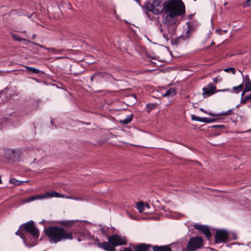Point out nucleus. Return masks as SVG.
<instances>
[{
    "instance_id": "obj_42",
    "label": "nucleus",
    "mask_w": 251,
    "mask_h": 251,
    "mask_svg": "<svg viewBox=\"0 0 251 251\" xmlns=\"http://www.w3.org/2000/svg\"><path fill=\"white\" fill-rule=\"evenodd\" d=\"M7 120V118H2V119H0V124H1L3 123V122L4 121H6Z\"/></svg>"
},
{
    "instance_id": "obj_40",
    "label": "nucleus",
    "mask_w": 251,
    "mask_h": 251,
    "mask_svg": "<svg viewBox=\"0 0 251 251\" xmlns=\"http://www.w3.org/2000/svg\"><path fill=\"white\" fill-rule=\"evenodd\" d=\"M122 251H133L130 248H125Z\"/></svg>"
},
{
    "instance_id": "obj_43",
    "label": "nucleus",
    "mask_w": 251,
    "mask_h": 251,
    "mask_svg": "<svg viewBox=\"0 0 251 251\" xmlns=\"http://www.w3.org/2000/svg\"><path fill=\"white\" fill-rule=\"evenodd\" d=\"M36 37V35L35 34H33L31 37V39H32V40L34 39Z\"/></svg>"
},
{
    "instance_id": "obj_36",
    "label": "nucleus",
    "mask_w": 251,
    "mask_h": 251,
    "mask_svg": "<svg viewBox=\"0 0 251 251\" xmlns=\"http://www.w3.org/2000/svg\"><path fill=\"white\" fill-rule=\"evenodd\" d=\"M100 231L103 234H106L107 229L104 226H101L100 228Z\"/></svg>"
},
{
    "instance_id": "obj_34",
    "label": "nucleus",
    "mask_w": 251,
    "mask_h": 251,
    "mask_svg": "<svg viewBox=\"0 0 251 251\" xmlns=\"http://www.w3.org/2000/svg\"><path fill=\"white\" fill-rule=\"evenodd\" d=\"M216 32L218 33L219 34H220V35H223L225 33H226L227 32V30H223L221 28H219V29H217L216 30Z\"/></svg>"
},
{
    "instance_id": "obj_14",
    "label": "nucleus",
    "mask_w": 251,
    "mask_h": 251,
    "mask_svg": "<svg viewBox=\"0 0 251 251\" xmlns=\"http://www.w3.org/2000/svg\"><path fill=\"white\" fill-rule=\"evenodd\" d=\"M98 246L106 251H115V246L111 244L109 242H104L97 244Z\"/></svg>"
},
{
    "instance_id": "obj_32",
    "label": "nucleus",
    "mask_w": 251,
    "mask_h": 251,
    "mask_svg": "<svg viewBox=\"0 0 251 251\" xmlns=\"http://www.w3.org/2000/svg\"><path fill=\"white\" fill-rule=\"evenodd\" d=\"M185 39V37L184 36H179L178 38H176L174 42L176 44H178L180 41L184 40Z\"/></svg>"
},
{
    "instance_id": "obj_10",
    "label": "nucleus",
    "mask_w": 251,
    "mask_h": 251,
    "mask_svg": "<svg viewBox=\"0 0 251 251\" xmlns=\"http://www.w3.org/2000/svg\"><path fill=\"white\" fill-rule=\"evenodd\" d=\"M214 237L216 243H225L228 239V233L226 230H219L216 232Z\"/></svg>"
},
{
    "instance_id": "obj_13",
    "label": "nucleus",
    "mask_w": 251,
    "mask_h": 251,
    "mask_svg": "<svg viewBox=\"0 0 251 251\" xmlns=\"http://www.w3.org/2000/svg\"><path fill=\"white\" fill-rule=\"evenodd\" d=\"M21 228V230H20L19 229L16 232H15V234L16 235H18L19 236L21 239H23L24 242L25 243V244L28 247H31L32 246H34V241H33L31 243H29L28 241V238H26V237L23 234V228Z\"/></svg>"
},
{
    "instance_id": "obj_26",
    "label": "nucleus",
    "mask_w": 251,
    "mask_h": 251,
    "mask_svg": "<svg viewBox=\"0 0 251 251\" xmlns=\"http://www.w3.org/2000/svg\"><path fill=\"white\" fill-rule=\"evenodd\" d=\"M157 106L156 103H150L146 106V111L147 113H150L151 111L154 109Z\"/></svg>"
},
{
    "instance_id": "obj_24",
    "label": "nucleus",
    "mask_w": 251,
    "mask_h": 251,
    "mask_svg": "<svg viewBox=\"0 0 251 251\" xmlns=\"http://www.w3.org/2000/svg\"><path fill=\"white\" fill-rule=\"evenodd\" d=\"M95 75H97L101 78L106 77L109 79L113 77V76L111 74L106 72H98L96 73Z\"/></svg>"
},
{
    "instance_id": "obj_21",
    "label": "nucleus",
    "mask_w": 251,
    "mask_h": 251,
    "mask_svg": "<svg viewBox=\"0 0 251 251\" xmlns=\"http://www.w3.org/2000/svg\"><path fill=\"white\" fill-rule=\"evenodd\" d=\"M11 36L14 41H24L25 42L30 43V41L27 39L21 38L18 34L16 33H11Z\"/></svg>"
},
{
    "instance_id": "obj_35",
    "label": "nucleus",
    "mask_w": 251,
    "mask_h": 251,
    "mask_svg": "<svg viewBox=\"0 0 251 251\" xmlns=\"http://www.w3.org/2000/svg\"><path fill=\"white\" fill-rule=\"evenodd\" d=\"M244 6L250 7H251V0H243Z\"/></svg>"
},
{
    "instance_id": "obj_39",
    "label": "nucleus",
    "mask_w": 251,
    "mask_h": 251,
    "mask_svg": "<svg viewBox=\"0 0 251 251\" xmlns=\"http://www.w3.org/2000/svg\"><path fill=\"white\" fill-rule=\"evenodd\" d=\"M67 198H69V199L75 200H82V199L80 197H74L69 196V197H67Z\"/></svg>"
},
{
    "instance_id": "obj_16",
    "label": "nucleus",
    "mask_w": 251,
    "mask_h": 251,
    "mask_svg": "<svg viewBox=\"0 0 251 251\" xmlns=\"http://www.w3.org/2000/svg\"><path fill=\"white\" fill-rule=\"evenodd\" d=\"M151 247L150 245L140 244L134 247V251H149Z\"/></svg>"
},
{
    "instance_id": "obj_29",
    "label": "nucleus",
    "mask_w": 251,
    "mask_h": 251,
    "mask_svg": "<svg viewBox=\"0 0 251 251\" xmlns=\"http://www.w3.org/2000/svg\"><path fill=\"white\" fill-rule=\"evenodd\" d=\"M191 119L193 121H199V122H202V123L204 122V121H203L204 118L200 117L197 116L195 115H191Z\"/></svg>"
},
{
    "instance_id": "obj_12",
    "label": "nucleus",
    "mask_w": 251,
    "mask_h": 251,
    "mask_svg": "<svg viewBox=\"0 0 251 251\" xmlns=\"http://www.w3.org/2000/svg\"><path fill=\"white\" fill-rule=\"evenodd\" d=\"M243 77V84H244L245 88L242 92V97L244 96L246 92H248L251 91V82L249 77V75H247Z\"/></svg>"
},
{
    "instance_id": "obj_17",
    "label": "nucleus",
    "mask_w": 251,
    "mask_h": 251,
    "mask_svg": "<svg viewBox=\"0 0 251 251\" xmlns=\"http://www.w3.org/2000/svg\"><path fill=\"white\" fill-rule=\"evenodd\" d=\"M152 249L154 251H173L169 246H154L152 247Z\"/></svg>"
},
{
    "instance_id": "obj_22",
    "label": "nucleus",
    "mask_w": 251,
    "mask_h": 251,
    "mask_svg": "<svg viewBox=\"0 0 251 251\" xmlns=\"http://www.w3.org/2000/svg\"><path fill=\"white\" fill-rule=\"evenodd\" d=\"M59 224L64 227H70L74 224V221L73 220L61 221L59 222Z\"/></svg>"
},
{
    "instance_id": "obj_4",
    "label": "nucleus",
    "mask_w": 251,
    "mask_h": 251,
    "mask_svg": "<svg viewBox=\"0 0 251 251\" xmlns=\"http://www.w3.org/2000/svg\"><path fill=\"white\" fill-rule=\"evenodd\" d=\"M203 240L202 237L196 236L191 237L187 242L184 251H196L203 247Z\"/></svg>"
},
{
    "instance_id": "obj_7",
    "label": "nucleus",
    "mask_w": 251,
    "mask_h": 251,
    "mask_svg": "<svg viewBox=\"0 0 251 251\" xmlns=\"http://www.w3.org/2000/svg\"><path fill=\"white\" fill-rule=\"evenodd\" d=\"M63 196L60 195L59 193L55 192H47L45 193V194L43 195H34L30 197H28L26 199H25L23 202L25 203L33 201H35L36 200L39 199L41 200L42 199L46 198H51V197H56V198H59V197H63Z\"/></svg>"
},
{
    "instance_id": "obj_5",
    "label": "nucleus",
    "mask_w": 251,
    "mask_h": 251,
    "mask_svg": "<svg viewBox=\"0 0 251 251\" xmlns=\"http://www.w3.org/2000/svg\"><path fill=\"white\" fill-rule=\"evenodd\" d=\"M20 228H23L24 231L30 233L34 238V240L37 239L39 236V230L35 226L34 223L32 221H30L21 225Z\"/></svg>"
},
{
    "instance_id": "obj_44",
    "label": "nucleus",
    "mask_w": 251,
    "mask_h": 251,
    "mask_svg": "<svg viewBox=\"0 0 251 251\" xmlns=\"http://www.w3.org/2000/svg\"><path fill=\"white\" fill-rule=\"evenodd\" d=\"M248 97L249 100H251V93L249 95H248Z\"/></svg>"
},
{
    "instance_id": "obj_23",
    "label": "nucleus",
    "mask_w": 251,
    "mask_h": 251,
    "mask_svg": "<svg viewBox=\"0 0 251 251\" xmlns=\"http://www.w3.org/2000/svg\"><path fill=\"white\" fill-rule=\"evenodd\" d=\"M244 89V84L243 83L240 84L238 86H234L232 88V90H229L231 92H234L235 93L238 94L240 92H241L242 90H243Z\"/></svg>"
},
{
    "instance_id": "obj_18",
    "label": "nucleus",
    "mask_w": 251,
    "mask_h": 251,
    "mask_svg": "<svg viewBox=\"0 0 251 251\" xmlns=\"http://www.w3.org/2000/svg\"><path fill=\"white\" fill-rule=\"evenodd\" d=\"M176 93V89L174 88H171L167 90L164 94H163L164 97H167L168 98L175 96Z\"/></svg>"
},
{
    "instance_id": "obj_33",
    "label": "nucleus",
    "mask_w": 251,
    "mask_h": 251,
    "mask_svg": "<svg viewBox=\"0 0 251 251\" xmlns=\"http://www.w3.org/2000/svg\"><path fill=\"white\" fill-rule=\"evenodd\" d=\"M244 96L242 97L241 95V104H245L247 101L249 100L248 96H246L245 97L243 98Z\"/></svg>"
},
{
    "instance_id": "obj_38",
    "label": "nucleus",
    "mask_w": 251,
    "mask_h": 251,
    "mask_svg": "<svg viewBox=\"0 0 251 251\" xmlns=\"http://www.w3.org/2000/svg\"><path fill=\"white\" fill-rule=\"evenodd\" d=\"M221 81H222V78L218 77V76H217L213 79V81L215 83H217L218 82Z\"/></svg>"
},
{
    "instance_id": "obj_31",
    "label": "nucleus",
    "mask_w": 251,
    "mask_h": 251,
    "mask_svg": "<svg viewBox=\"0 0 251 251\" xmlns=\"http://www.w3.org/2000/svg\"><path fill=\"white\" fill-rule=\"evenodd\" d=\"M224 71L226 73L231 72L233 75H235L236 73V70L233 67L226 68L224 69Z\"/></svg>"
},
{
    "instance_id": "obj_11",
    "label": "nucleus",
    "mask_w": 251,
    "mask_h": 251,
    "mask_svg": "<svg viewBox=\"0 0 251 251\" xmlns=\"http://www.w3.org/2000/svg\"><path fill=\"white\" fill-rule=\"evenodd\" d=\"M193 226L195 228L201 231L202 233L206 236L208 239H210L212 237V233L207 226L195 224Z\"/></svg>"
},
{
    "instance_id": "obj_19",
    "label": "nucleus",
    "mask_w": 251,
    "mask_h": 251,
    "mask_svg": "<svg viewBox=\"0 0 251 251\" xmlns=\"http://www.w3.org/2000/svg\"><path fill=\"white\" fill-rule=\"evenodd\" d=\"M30 43L34 45H36V46H37L41 48H43V49H45L47 50H52L55 52H60V51H61L62 50H57L54 48H47L45 46L41 45V44H38V43H35L34 42H32V41H30Z\"/></svg>"
},
{
    "instance_id": "obj_37",
    "label": "nucleus",
    "mask_w": 251,
    "mask_h": 251,
    "mask_svg": "<svg viewBox=\"0 0 251 251\" xmlns=\"http://www.w3.org/2000/svg\"><path fill=\"white\" fill-rule=\"evenodd\" d=\"M212 127L213 128H223L225 127V126L223 125H216L213 126Z\"/></svg>"
},
{
    "instance_id": "obj_3",
    "label": "nucleus",
    "mask_w": 251,
    "mask_h": 251,
    "mask_svg": "<svg viewBox=\"0 0 251 251\" xmlns=\"http://www.w3.org/2000/svg\"><path fill=\"white\" fill-rule=\"evenodd\" d=\"M165 2L163 3L161 0H151L146 2L144 9L147 17L151 20L153 17L151 16L149 12L154 15L161 14L164 10Z\"/></svg>"
},
{
    "instance_id": "obj_9",
    "label": "nucleus",
    "mask_w": 251,
    "mask_h": 251,
    "mask_svg": "<svg viewBox=\"0 0 251 251\" xmlns=\"http://www.w3.org/2000/svg\"><path fill=\"white\" fill-rule=\"evenodd\" d=\"M230 89H224L223 90H216V87L212 83H209L206 87L202 88L203 93L202 95L204 98L210 97V96L214 94L217 92L220 91H229Z\"/></svg>"
},
{
    "instance_id": "obj_2",
    "label": "nucleus",
    "mask_w": 251,
    "mask_h": 251,
    "mask_svg": "<svg viewBox=\"0 0 251 251\" xmlns=\"http://www.w3.org/2000/svg\"><path fill=\"white\" fill-rule=\"evenodd\" d=\"M45 234L51 243H57L73 239V233L62 227L52 226L44 229Z\"/></svg>"
},
{
    "instance_id": "obj_47",
    "label": "nucleus",
    "mask_w": 251,
    "mask_h": 251,
    "mask_svg": "<svg viewBox=\"0 0 251 251\" xmlns=\"http://www.w3.org/2000/svg\"><path fill=\"white\" fill-rule=\"evenodd\" d=\"M194 1H196V0H194Z\"/></svg>"
},
{
    "instance_id": "obj_8",
    "label": "nucleus",
    "mask_w": 251,
    "mask_h": 251,
    "mask_svg": "<svg viewBox=\"0 0 251 251\" xmlns=\"http://www.w3.org/2000/svg\"><path fill=\"white\" fill-rule=\"evenodd\" d=\"M108 241L111 244L115 246V247L126 244V238L125 236H122L117 234L109 236Z\"/></svg>"
},
{
    "instance_id": "obj_28",
    "label": "nucleus",
    "mask_w": 251,
    "mask_h": 251,
    "mask_svg": "<svg viewBox=\"0 0 251 251\" xmlns=\"http://www.w3.org/2000/svg\"><path fill=\"white\" fill-rule=\"evenodd\" d=\"M219 119L218 118H204V122L205 123H210L217 121Z\"/></svg>"
},
{
    "instance_id": "obj_20",
    "label": "nucleus",
    "mask_w": 251,
    "mask_h": 251,
    "mask_svg": "<svg viewBox=\"0 0 251 251\" xmlns=\"http://www.w3.org/2000/svg\"><path fill=\"white\" fill-rule=\"evenodd\" d=\"M133 117V115L132 114L127 115L126 118L120 119L119 120V123L124 125L129 124L132 121Z\"/></svg>"
},
{
    "instance_id": "obj_30",
    "label": "nucleus",
    "mask_w": 251,
    "mask_h": 251,
    "mask_svg": "<svg viewBox=\"0 0 251 251\" xmlns=\"http://www.w3.org/2000/svg\"><path fill=\"white\" fill-rule=\"evenodd\" d=\"M26 68L28 71H29L30 72H32V73L38 74L40 73V70L38 69L33 68L31 67H26Z\"/></svg>"
},
{
    "instance_id": "obj_46",
    "label": "nucleus",
    "mask_w": 251,
    "mask_h": 251,
    "mask_svg": "<svg viewBox=\"0 0 251 251\" xmlns=\"http://www.w3.org/2000/svg\"><path fill=\"white\" fill-rule=\"evenodd\" d=\"M2 183V180L1 179V176H0V184Z\"/></svg>"
},
{
    "instance_id": "obj_6",
    "label": "nucleus",
    "mask_w": 251,
    "mask_h": 251,
    "mask_svg": "<svg viewBox=\"0 0 251 251\" xmlns=\"http://www.w3.org/2000/svg\"><path fill=\"white\" fill-rule=\"evenodd\" d=\"M22 154V151L19 148L15 149H7L4 152L5 158L14 162L19 161Z\"/></svg>"
},
{
    "instance_id": "obj_15",
    "label": "nucleus",
    "mask_w": 251,
    "mask_h": 251,
    "mask_svg": "<svg viewBox=\"0 0 251 251\" xmlns=\"http://www.w3.org/2000/svg\"><path fill=\"white\" fill-rule=\"evenodd\" d=\"M200 110L206 113V114H207L208 115H210V116H225V115H230L231 114V111L232 110L231 109H230L229 110H228L226 112H221V113H219V114H214L213 113H211V112H206L205 110H204L203 108H201L200 109Z\"/></svg>"
},
{
    "instance_id": "obj_25",
    "label": "nucleus",
    "mask_w": 251,
    "mask_h": 251,
    "mask_svg": "<svg viewBox=\"0 0 251 251\" xmlns=\"http://www.w3.org/2000/svg\"><path fill=\"white\" fill-rule=\"evenodd\" d=\"M9 182L10 183L14 184L17 186L20 185L25 182H27V181H20L16 179L15 178H10Z\"/></svg>"
},
{
    "instance_id": "obj_45",
    "label": "nucleus",
    "mask_w": 251,
    "mask_h": 251,
    "mask_svg": "<svg viewBox=\"0 0 251 251\" xmlns=\"http://www.w3.org/2000/svg\"><path fill=\"white\" fill-rule=\"evenodd\" d=\"M147 208H150V205L148 203H146L145 205Z\"/></svg>"
},
{
    "instance_id": "obj_1",
    "label": "nucleus",
    "mask_w": 251,
    "mask_h": 251,
    "mask_svg": "<svg viewBox=\"0 0 251 251\" xmlns=\"http://www.w3.org/2000/svg\"><path fill=\"white\" fill-rule=\"evenodd\" d=\"M164 11L167 16L163 23L167 26L174 25L176 17L183 15L185 12V5L181 0H169L165 2Z\"/></svg>"
},
{
    "instance_id": "obj_41",
    "label": "nucleus",
    "mask_w": 251,
    "mask_h": 251,
    "mask_svg": "<svg viewBox=\"0 0 251 251\" xmlns=\"http://www.w3.org/2000/svg\"><path fill=\"white\" fill-rule=\"evenodd\" d=\"M97 76V75H95V73L94 74L91 76V78H90V80L92 82L95 78V77Z\"/></svg>"
},
{
    "instance_id": "obj_27",
    "label": "nucleus",
    "mask_w": 251,
    "mask_h": 251,
    "mask_svg": "<svg viewBox=\"0 0 251 251\" xmlns=\"http://www.w3.org/2000/svg\"><path fill=\"white\" fill-rule=\"evenodd\" d=\"M145 205L143 201H140L137 203L136 207L140 212H143L144 210Z\"/></svg>"
}]
</instances>
